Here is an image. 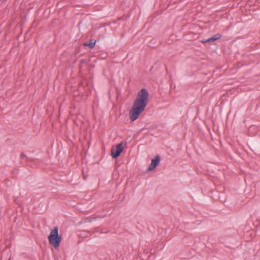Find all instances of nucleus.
I'll use <instances>...</instances> for the list:
<instances>
[{
    "label": "nucleus",
    "instance_id": "f257e3e1",
    "mask_svg": "<svg viewBox=\"0 0 260 260\" xmlns=\"http://www.w3.org/2000/svg\"><path fill=\"white\" fill-rule=\"evenodd\" d=\"M148 98L149 93L145 88H142L138 92L129 112V117L132 121L137 119L144 111L148 103Z\"/></svg>",
    "mask_w": 260,
    "mask_h": 260
},
{
    "label": "nucleus",
    "instance_id": "f03ea898",
    "mask_svg": "<svg viewBox=\"0 0 260 260\" xmlns=\"http://www.w3.org/2000/svg\"><path fill=\"white\" fill-rule=\"evenodd\" d=\"M48 238L49 243L53 245L55 248L56 249L59 247L61 238L58 235V229L57 227L53 228Z\"/></svg>",
    "mask_w": 260,
    "mask_h": 260
},
{
    "label": "nucleus",
    "instance_id": "7ed1b4c3",
    "mask_svg": "<svg viewBox=\"0 0 260 260\" xmlns=\"http://www.w3.org/2000/svg\"><path fill=\"white\" fill-rule=\"evenodd\" d=\"M123 149L122 143L117 144L115 148L111 149V152L112 156L114 158H117L120 154Z\"/></svg>",
    "mask_w": 260,
    "mask_h": 260
},
{
    "label": "nucleus",
    "instance_id": "20e7f679",
    "mask_svg": "<svg viewBox=\"0 0 260 260\" xmlns=\"http://www.w3.org/2000/svg\"><path fill=\"white\" fill-rule=\"evenodd\" d=\"M160 161V157L158 155L151 160V164L148 168V171H152L154 170L159 164Z\"/></svg>",
    "mask_w": 260,
    "mask_h": 260
},
{
    "label": "nucleus",
    "instance_id": "39448f33",
    "mask_svg": "<svg viewBox=\"0 0 260 260\" xmlns=\"http://www.w3.org/2000/svg\"><path fill=\"white\" fill-rule=\"evenodd\" d=\"M221 37V35L219 34H216L214 36L208 39H205L201 41V42L202 43H208V42H214L216 40L220 39Z\"/></svg>",
    "mask_w": 260,
    "mask_h": 260
},
{
    "label": "nucleus",
    "instance_id": "423d86ee",
    "mask_svg": "<svg viewBox=\"0 0 260 260\" xmlns=\"http://www.w3.org/2000/svg\"><path fill=\"white\" fill-rule=\"evenodd\" d=\"M95 43H96V41L95 40L91 39L90 40L89 42H87L84 43L83 44V45L84 46H87L90 48H92L94 46Z\"/></svg>",
    "mask_w": 260,
    "mask_h": 260
},
{
    "label": "nucleus",
    "instance_id": "0eeeda50",
    "mask_svg": "<svg viewBox=\"0 0 260 260\" xmlns=\"http://www.w3.org/2000/svg\"><path fill=\"white\" fill-rule=\"evenodd\" d=\"M25 156H26L24 154H23V153L21 154V157H25Z\"/></svg>",
    "mask_w": 260,
    "mask_h": 260
}]
</instances>
